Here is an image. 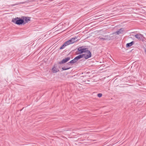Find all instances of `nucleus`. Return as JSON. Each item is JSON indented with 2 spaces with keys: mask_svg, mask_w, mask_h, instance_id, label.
Returning <instances> with one entry per match:
<instances>
[{
  "mask_svg": "<svg viewBox=\"0 0 146 146\" xmlns=\"http://www.w3.org/2000/svg\"><path fill=\"white\" fill-rule=\"evenodd\" d=\"M77 61L76 60V59L74 58L73 59L70 61V62H68L67 64L69 65V64H74Z\"/></svg>",
  "mask_w": 146,
  "mask_h": 146,
  "instance_id": "nucleus-12",
  "label": "nucleus"
},
{
  "mask_svg": "<svg viewBox=\"0 0 146 146\" xmlns=\"http://www.w3.org/2000/svg\"><path fill=\"white\" fill-rule=\"evenodd\" d=\"M134 103L137 106H138L140 105H142L143 103V101L138 100H135Z\"/></svg>",
  "mask_w": 146,
  "mask_h": 146,
  "instance_id": "nucleus-8",
  "label": "nucleus"
},
{
  "mask_svg": "<svg viewBox=\"0 0 146 146\" xmlns=\"http://www.w3.org/2000/svg\"><path fill=\"white\" fill-rule=\"evenodd\" d=\"M53 0H50L49 1H50V2H51V1H53Z\"/></svg>",
  "mask_w": 146,
  "mask_h": 146,
  "instance_id": "nucleus-18",
  "label": "nucleus"
},
{
  "mask_svg": "<svg viewBox=\"0 0 146 146\" xmlns=\"http://www.w3.org/2000/svg\"><path fill=\"white\" fill-rule=\"evenodd\" d=\"M84 52H86L87 54H82V55H84V57L86 59H88V58L91 57L92 56V54L90 51L88 50V48H84V46H82L79 47L77 49V51L76 52L77 54H80Z\"/></svg>",
  "mask_w": 146,
  "mask_h": 146,
  "instance_id": "nucleus-1",
  "label": "nucleus"
},
{
  "mask_svg": "<svg viewBox=\"0 0 146 146\" xmlns=\"http://www.w3.org/2000/svg\"><path fill=\"white\" fill-rule=\"evenodd\" d=\"M145 52L146 53V49L145 50Z\"/></svg>",
  "mask_w": 146,
  "mask_h": 146,
  "instance_id": "nucleus-19",
  "label": "nucleus"
},
{
  "mask_svg": "<svg viewBox=\"0 0 146 146\" xmlns=\"http://www.w3.org/2000/svg\"><path fill=\"white\" fill-rule=\"evenodd\" d=\"M125 30L123 28H121L118 30L117 31L115 32L113 34H115L116 35H119L120 34H122L124 32Z\"/></svg>",
  "mask_w": 146,
  "mask_h": 146,
  "instance_id": "nucleus-5",
  "label": "nucleus"
},
{
  "mask_svg": "<svg viewBox=\"0 0 146 146\" xmlns=\"http://www.w3.org/2000/svg\"><path fill=\"white\" fill-rule=\"evenodd\" d=\"M70 68L68 66H66V67H63L62 69L63 70H65L69 69Z\"/></svg>",
  "mask_w": 146,
  "mask_h": 146,
  "instance_id": "nucleus-15",
  "label": "nucleus"
},
{
  "mask_svg": "<svg viewBox=\"0 0 146 146\" xmlns=\"http://www.w3.org/2000/svg\"><path fill=\"white\" fill-rule=\"evenodd\" d=\"M22 18L24 20V25L30 21L31 17H23Z\"/></svg>",
  "mask_w": 146,
  "mask_h": 146,
  "instance_id": "nucleus-6",
  "label": "nucleus"
},
{
  "mask_svg": "<svg viewBox=\"0 0 146 146\" xmlns=\"http://www.w3.org/2000/svg\"><path fill=\"white\" fill-rule=\"evenodd\" d=\"M99 38L100 40H110V37H108V36H105L104 37H99Z\"/></svg>",
  "mask_w": 146,
  "mask_h": 146,
  "instance_id": "nucleus-10",
  "label": "nucleus"
},
{
  "mask_svg": "<svg viewBox=\"0 0 146 146\" xmlns=\"http://www.w3.org/2000/svg\"><path fill=\"white\" fill-rule=\"evenodd\" d=\"M12 22L18 25H24V20L22 18L17 17L12 19Z\"/></svg>",
  "mask_w": 146,
  "mask_h": 146,
  "instance_id": "nucleus-2",
  "label": "nucleus"
},
{
  "mask_svg": "<svg viewBox=\"0 0 146 146\" xmlns=\"http://www.w3.org/2000/svg\"><path fill=\"white\" fill-rule=\"evenodd\" d=\"M77 37H75L74 38H72L70 40L66 41L67 44L69 45L70 44L74 43V42H76L77 41Z\"/></svg>",
  "mask_w": 146,
  "mask_h": 146,
  "instance_id": "nucleus-3",
  "label": "nucleus"
},
{
  "mask_svg": "<svg viewBox=\"0 0 146 146\" xmlns=\"http://www.w3.org/2000/svg\"><path fill=\"white\" fill-rule=\"evenodd\" d=\"M68 45V44H67L66 41L62 45V46L60 47V49H62L64 48L65 46Z\"/></svg>",
  "mask_w": 146,
  "mask_h": 146,
  "instance_id": "nucleus-14",
  "label": "nucleus"
},
{
  "mask_svg": "<svg viewBox=\"0 0 146 146\" xmlns=\"http://www.w3.org/2000/svg\"><path fill=\"white\" fill-rule=\"evenodd\" d=\"M134 43V41H133L130 43H127L126 44V47L129 48V47L131 46Z\"/></svg>",
  "mask_w": 146,
  "mask_h": 146,
  "instance_id": "nucleus-11",
  "label": "nucleus"
},
{
  "mask_svg": "<svg viewBox=\"0 0 146 146\" xmlns=\"http://www.w3.org/2000/svg\"><path fill=\"white\" fill-rule=\"evenodd\" d=\"M70 59V57H68L63 59L61 61L59 62V64H61L65 63Z\"/></svg>",
  "mask_w": 146,
  "mask_h": 146,
  "instance_id": "nucleus-7",
  "label": "nucleus"
},
{
  "mask_svg": "<svg viewBox=\"0 0 146 146\" xmlns=\"http://www.w3.org/2000/svg\"><path fill=\"white\" fill-rule=\"evenodd\" d=\"M84 55H78V56H76L75 58L76 59V60L77 61L78 60L80 59L81 58H83L84 57Z\"/></svg>",
  "mask_w": 146,
  "mask_h": 146,
  "instance_id": "nucleus-13",
  "label": "nucleus"
},
{
  "mask_svg": "<svg viewBox=\"0 0 146 146\" xmlns=\"http://www.w3.org/2000/svg\"><path fill=\"white\" fill-rule=\"evenodd\" d=\"M102 94L101 93H98L97 94V96L99 98L101 97L102 96Z\"/></svg>",
  "mask_w": 146,
  "mask_h": 146,
  "instance_id": "nucleus-16",
  "label": "nucleus"
},
{
  "mask_svg": "<svg viewBox=\"0 0 146 146\" xmlns=\"http://www.w3.org/2000/svg\"><path fill=\"white\" fill-rule=\"evenodd\" d=\"M52 71L53 73H56L59 71V70L56 66H55V65H54L52 69Z\"/></svg>",
  "mask_w": 146,
  "mask_h": 146,
  "instance_id": "nucleus-9",
  "label": "nucleus"
},
{
  "mask_svg": "<svg viewBox=\"0 0 146 146\" xmlns=\"http://www.w3.org/2000/svg\"><path fill=\"white\" fill-rule=\"evenodd\" d=\"M29 2H30V1L29 0H27V1H25V2H23L22 3L23 4H24V3H29Z\"/></svg>",
  "mask_w": 146,
  "mask_h": 146,
  "instance_id": "nucleus-17",
  "label": "nucleus"
},
{
  "mask_svg": "<svg viewBox=\"0 0 146 146\" xmlns=\"http://www.w3.org/2000/svg\"><path fill=\"white\" fill-rule=\"evenodd\" d=\"M24 108H23L22 110H23Z\"/></svg>",
  "mask_w": 146,
  "mask_h": 146,
  "instance_id": "nucleus-20",
  "label": "nucleus"
},
{
  "mask_svg": "<svg viewBox=\"0 0 146 146\" xmlns=\"http://www.w3.org/2000/svg\"><path fill=\"white\" fill-rule=\"evenodd\" d=\"M135 37L137 38L139 40H142L143 39V38L144 37L143 35L141 34H137L135 35Z\"/></svg>",
  "mask_w": 146,
  "mask_h": 146,
  "instance_id": "nucleus-4",
  "label": "nucleus"
}]
</instances>
